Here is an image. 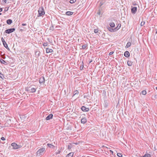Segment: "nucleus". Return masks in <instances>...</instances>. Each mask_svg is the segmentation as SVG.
<instances>
[{
    "instance_id": "nucleus-33",
    "label": "nucleus",
    "mask_w": 157,
    "mask_h": 157,
    "mask_svg": "<svg viewBox=\"0 0 157 157\" xmlns=\"http://www.w3.org/2000/svg\"><path fill=\"white\" fill-rule=\"evenodd\" d=\"M61 151L60 150H58L57 151V152H56V155H57L58 154H59L60 152Z\"/></svg>"
},
{
    "instance_id": "nucleus-30",
    "label": "nucleus",
    "mask_w": 157,
    "mask_h": 157,
    "mask_svg": "<svg viewBox=\"0 0 157 157\" xmlns=\"http://www.w3.org/2000/svg\"><path fill=\"white\" fill-rule=\"evenodd\" d=\"M98 29H95L94 30V32L95 33H98Z\"/></svg>"
},
{
    "instance_id": "nucleus-25",
    "label": "nucleus",
    "mask_w": 157,
    "mask_h": 157,
    "mask_svg": "<svg viewBox=\"0 0 157 157\" xmlns=\"http://www.w3.org/2000/svg\"><path fill=\"white\" fill-rule=\"evenodd\" d=\"M108 29L109 31H110L111 32H113L115 31V30L114 29H112L110 27H109V28H108Z\"/></svg>"
},
{
    "instance_id": "nucleus-16",
    "label": "nucleus",
    "mask_w": 157,
    "mask_h": 157,
    "mask_svg": "<svg viewBox=\"0 0 157 157\" xmlns=\"http://www.w3.org/2000/svg\"><path fill=\"white\" fill-rule=\"evenodd\" d=\"M74 155L73 152H71L67 155V157H72Z\"/></svg>"
},
{
    "instance_id": "nucleus-27",
    "label": "nucleus",
    "mask_w": 157,
    "mask_h": 157,
    "mask_svg": "<svg viewBox=\"0 0 157 157\" xmlns=\"http://www.w3.org/2000/svg\"><path fill=\"white\" fill-rule=\"evenodd\" d=\"M147 93L146 91L145 90H143L141 92V94L144 95H145Z\"/></svg>"
},
{
    "instance_id": "nucleus-7",
    "label": "nucleus",
    "mask_w": 157,
    "mask_h": 157,
    "mask_svg": "<svg viewBox=\"0 0 157 157\" xmlns=\"http://www.w3.org/2000/svg\"><path fill=\"white\" fill-rule=\"evenodd\" d=\"M39 82L41 84L44 83L45 82L44 78L43 76L41 77L39 79Z\"/></svg>"
},
{
    "instance_id": "nucleus-45",
    "label": "nucleus",
    "mask_w": 157,
    "mask_h": 157,
    "mask_svg": "<svg viewBox=\"0 0 157 157\" xmlns=\"http://www.w3.org/2000/svg\"><path fill=\"white\" fill-rule=\"evenodd\" d=\"M39 55H40V54H39V53H38V56H39Z\"/></svg>"
},
{
    "instance_id": "nucleus-50",
    "label": "nucleus",
    "mask_w": 157,
    "mask_h": 157,
    "mask_svg": "<svg viewBox=\"0 0 157 157\" xmlns=\"http://www.w3.org/2000/svg\"><path fill=\"white\" fill-rule=\"evenodd\" d=\"M156 89H157V87H156Z\"/></svg>"
},
{
    "instance_id": "nucleus-6",
    "label": "nucleus",
    "mask_w": 157,
    "mask_h": 157,
    "mask_svg": "<svg viewBox=\"0 0 157 157\" xmlns=\"http://www.w3.org/2000/svg\"><path fill=\"white\" fill-rule=\"evenodd\" d=\"M15 30V29L14 28L6 30L5 31V32L9 34L13 32Z\"/></svg>"
},
{
    "instance_id": "nucleus-46",
    "label": "nucleus",
    "mask_w": 157,
    "mask_h": 157,
    "mask_svg": "<svg viewBox=\"0 0 157 157\" xmlns=\"http://www.w3.org/2000/svg\"><path fill=\"white\" fill-rule=\"evenodd\" d=\"M0 75H2V74L1 73V72L0 71Z\"/></svg>"
},
{
    "instance_id": "nucleus-8",
    "label": "nucleus",
    "mask_w": 157,
    "mask_h": 157,
    "mask_svg": "<svg viewBox=\"0 0 157 157\" xmlns=\"http://www.w3.org/2000/svg\"><path fill=\"white\" fill-rule=\"evenodd\" d=\"M82 110L84 112H87L89 110V108H86L84 106H83L81 107Z\"/></svg>"
},
{
    "instance_id": "nucleus-22",
    "label": "nucleus",
    "mask_w": 157,
    "mask_h": 157,
    "mask_svg": "<svg viewBox=\"0 0 157 157\" xmlns=\"http://www.w3.org/2000/svg\"><path fill=\"white\" fill-rule=\"evenodd\" d=\"M131 43L130 42H128L126 44V48H129V47L131 45Z\"/></svg>"
},
{
    "instance_id": "nucleus-2",
    "label": "nucleus",
    "mask_w": 157,
    "mask_h": 157,
    "mask_svg": "<svg viewBox=\"0 0 157 157\" xmlns=\"http://www.w3.org/2000/svg\"><path fill=\"white\" fill-rule=\"evenodd\" d=\"M45 151V148H44L39 149L36 152L37 156H39L43 154L44 152Z\"/></svg>"
},
{
    "instance_id": "nucleus-44",
    "label": "nucleus",
    "mask_w": 157,
    "mask_h": 157,
    "mask_svg": "<svg viewBox=\"0 0 157 157\" xmlns=\"http://www.w3.org/2000/svg\"><path fill=\"white\" fill-rule=\"evenodd\" d=\"M133 5H136V3L134 4L133 3Z\"/></svg>"
},
{
    "instance_id": "nucleus-3",
    "label": "nucleus",
    "mask_w": 157,
    "mask_h": 157,
    "mask_svg": "<svg viewBox=\"0 0 157 157\" xmlns=\"http://www.w3.org/2000/svg\"><path fill=\"white\" fill-rule=\"evenodd\" d=\"M26 90L27 91L32 93L35 92L36 90V89L35 88L32 87V86L27 87Z\"/></svg>"
},
{
    "instance_id": "nucleus-39",
    "label": "nucleus",
    "mask_w": 157,
    "mask_h": 157,
    "mask_svg": "<svg viewBox=\"0 0 157 157\" xmlns=\"http://www.w3.org/2000/svg\"><path fill=\"white\" fill-rule=\"evenodd\" d=\"M71 148V145H68V149H70Z\"/></svg>"
},
{
    "instance_id": "nucleus-11",
    "label": "nucleus",
    "mask_w": 157,
    "mask_h": 157,
    "mask_svg": "<svg viewBox=\"0 0 157 157\" xmlns=\"http://www.w3.org/2000/svg\"><path fill=\"white\" fill-rule=\"evenodd\" d=\"M53 52V50L52 49H50L49 48H46V52L47 53H51Z\"/></svg>"
},
{
    "instance_id": "nucleus-31",
    "label": "nucleus",
    "mask_w": 157,
    "mask_h": 157,
    "mask_svg": "<svg viewBox=\"0 0 157 157\" xmlns=\"http://www.w3.org/2000/svg\"><path fill=\"white\" fill-rule=\"evenodd\" d=\"M145 22L144 21H142V22H141V23H140V25L141 26H144V24H145Z\"/></svg>"
},
{
    "instance_id": "nucleus-24",
    "label": "nucleus",
    "mask_w": 157,
    "mask_h": 157,
    "mask_svg": "<svg viewBox=\"0 0 157 157\" xmlns=\"http://www.w3.org/2000/svg\"><path fill=\"white\" fill-rule=\"evenodd\" d=\"M110 25L112 27H114L115 26V24L114 22H111L110 23Z\"/></svg>"
},
{
    "instance_id": "nucleus-47",
    "label": "nucleus",
    "mask_w": 157,
    "mask_h": 157,
    "mask_svg": "<svg viewBox=\"0 0 157 157\" xmlns=\"http://www.w3.org/2000/svg\"><path fill=\"white\" fill-rule=\"evenodd\" d=\"M37 53V52H36V53H35L36 54Z\"/></svg>"
},
{
    "instance_id": "nucleus-28",
    "label": "nucleus",
    "mask_w": 157,
    "mask_h": 157,
    "mask_svg": "<svg viewBox=\"0 0 157 157\" xmlns=\"http://www.w3.org/2000/svg\"><path fill=\"white\" fill-rule=\"evenodd\" d=\"M117 155L119 157H121L122 156V155L121 153H117Z\"/></svg>"
},
{
    "instance_id": "nucleus-37",
    "label": "nucleus",
    "mask_w": 157,
    "mask_h": 157,
    "mask_svg": "<svg viewBox=\"0 0 157 157\" xmlns=\"http://www.w3.org/2000/svg\"><path fill=\"white\" fill-rule=\"evenodd\" d=\"M2 2H4L5 3H6L7 2V0H2Z\"/></svg>"
},
{
    "instance_id": "nucleus-12",
    "label": "nucleus",
    "mask_w": 157,
    "mask_h": 157,
    "mask_svg": "<svg viewBox=\"0 0 157 157\" xmlns=\"http://www.w3.org/2000/svg\"><path fill=\"white\" fill-rule=\"evenodd\" d=\"M87 121V120L86 118H82L81 120V123L82 124L85 123Z\"/></svg>"
},
{
    "instance_id": "nucleus-15",
    "label": "nucleus",
    "mask_w": 157,
    "mask_h": 157,
    "mask_svg": "<svg viewBox=\"0 0 157 157\" xmlns=\"http://www.w3.org/2000/svg\"><path fill=\"white\" fill-rule=\"evenodd\" d=\"M6 23L8 25H10L12 23V21L11 19H8L6 21Z\"/></svg>"
},
{
    "instance_id": "nucleus-21",
    "label": "nucleus",
    "mask_w": 157,
    "mask_h": 157,
    "mask_svg": "<svg viewBox=\"0 0 157 157\" xmlns=\"http://www.w3.org/2000/svg\"><path fill=\"white\" fill-rule=\"evenodd\" d=\"M47 145L48 147H49L50 148H54L55 147V146L54 145L50 144H47Z\"/></svg>"
},
{
    "instance_id": "nucleus-42",
    "label": "nucleus",
    "mask_w": 157,
    "mask_h": 157,
    "mask_svg": "<svg viewBox=\"0 0 157 157\" xmlns=\"http://www.w3.org/2000/svg\"><path fill=\"white\" fill-rule=\"evenodd\" d=\"M110 152L112 154H113V151H112V150H110Z\"/></svg>"
},
{
    "instance_id": "nucleus-23",
    "label": "nucleus",
    "mask_w": 157,
    "mask_h": 157,
    "mask_svg": "<svg viewBox=\"0 0 157 157\" xmlns=\"http://www.w3.org/2000/svg\"><path fill=\"white\" fill-rule=\"evenodd\" d=\"M143 157H151V155L149 154H146Z\"/></svg>"
},
{
    "instance_id": "nucleus-4",
    "label": "nucleus",
    "mask_w": 157,
    "mask_h": 157,
    "mask_svg": "<svg viewBox=\"0 0 157 157\" xmlns=\"http://www.w3.org/2000/svg\"><path fill=\"white\" fill-rule=\"evenodd\" d=\"M11 146L13 147V148L14 149H17L20 148V146L17 145L16 143H12Z\"/></svg>"
},
{
    "instance_id": "nucleus-43",
    "label": "nucleus",
    "mask_w": 157,
    "mask_h": 157,
    "mask_svg": "<svg viewBox=\"0 0 157 157\" xmlns=\"http://www.w3.org/2000/svg\"><path fill=\"white\" fill-rule=\"evenodd\" d=\"M2 8H0V12L2 11Z\"/></svg>"
},
{
    "instance_id": "nucleus-26",
    "label": "nucleus",
    "mask_w": 157,
    "mask_h": 157,
    "mask_svg": "<svg viewBox=\"0 0 157 157\" xmlns=\"http://www.w3.org/2000/svg\"><path fill=\"white\" fill-rule=\"evenodd\" d=\"M87 46L86 44H85L82 46V49H84Z\"/></svg>"
},
{
    "instance_id": "nucleus-35",
    "label": "nucleus",
    "mask_w": 157,
    "mask_h": 157,
    "mask_svg": "<svg viewBox=\"0 0 157 157\" xmlns=\"http://www.w3.org/2000/svg\"><path fill=\"white\" fill-rule=\"evenodd\" d=\"M113 53H114L113 52H109V56H110V55H112V54H113Z\"/></svg>"
},
{
    "instance_id": "nucleus-13",
    "label": "nucleus",
    "mask_w": 157,
    "mask_h": 157,
    "mask_svg": "<svg viewBox=\"0 0 157 157\" xmlns=\"http://www.w3.org/2000/svg\"><path fill=\"white\" fill-rule=\"evenodd\" d=\"M4 46L7 49L9 50V48L8 47L7 44H6V42H3V43Z\"/></svg>"
},
{
    "instance_id": "nucleus-20",
    "label": "nucleus",
    "mask_w": 157,
    "mask_h": 157,
    "mask_svg": "<svg viewBox=\"0 0 157 157\" xmlns=\"http://www.w3.org/2000/svg\"><path fill=\"white\" fill-rule=\"evenodd\" d=\"M121 27V25L120 24H119L117 27H116L114 29L115 30V31H116L118 30V29H119Z\"/></svg>"
},
{
    "instance_id": "nucleus-18",
    "label": "nucleus",
    "mask_w": 157,
    "mask_h": 157,
    "mask_svg": "<svg viewBox=\"0 0 157 157\" xmlns=\"http://www.w3.org/2000/svg\"><path fill=\"white\" fill-rule=\"evenodd\" d=\"M132 62L130 60H128L127 62V64L129 66H131L132 65Z\"/></svg>"
},
{
    "instance_id": "nucleus-9",
    "label": "nucleus",
    "mask_w": 157,
    "mask_h": 157,
    "mask_svg": "<svg viewBox=\"0 0 157 157\" xmlns=\"http://www.w3.org/2000/svg\"><path fill=\"white\" fill-rule=\"evenodd\" d=\"M53 116V114H50L46 117V120L47 121L50 120L52 118Z\"/></svg>"
},
{
    "instance_id": "nucleus-40",
    "label": "nucleus",
    "mask_w": 157,
    "mask_h": 157,
    "mask_svg": "<svg viewBox=\"0 0 157 157\" xmlns=\"http://www.w3.org/2000/svg\"><path fill=\"white\" fill-rule=\"evenodd\" d=\"M1 40H2V42L3 43V42H5L3 38V37L2 38Z\"/></svg>"
},
{
    "instance_id": "nucleus-29",
    "label": "nucleus",
    "mask_w": 157,
    "mask_h": 157,
    "mask_svg": "<svg viewBox=\"0 0 157 157\" xmlns=\"http://www.w3.org/2000/svg\"><path fill=\"white\" fill-rule=\"evenodd\" d=\"M76 1V0H71L70 2L71 3H73L75 2Z\"/></svg>"
},
{
    "instance_id": "nucleus-32",
    "label": "nucleus",
    "mask_w": 157,
    "mask_h": 157,
    "mask_svg": "<svg viewBox=\"0 0 157 157\" xmlns=\"http://www.w3.org/2000/svg\"><path fill=\"white\" fill-rule=\"evenodd\" d=\"M43 45L44 46H47L48 45V44L47 42L44 43L43 44Z\"/></svg>"
},
{
    "instance_id": "nucleus-1",
    "label": "nucleus",
    "mask_w": 157,
    "mask_h": 157,
    "mask_svg": "<svg viewBox=\"0 0 157 157\" xmlns=\"http://www.w3.org/2000/svg\"><path fill=\"white\" fill-rule=\"evenodd\" d=\"M38 11V15L37 16L38 17L42 16L45 14V12L43 7H40Z\"/></svg>"
},
{
    "instance_id": "nucleus-48",
    "label": "nucleus",
    "mask_w": 157,
    "mask_h": 157,
    "mask_svg": "<svg viewBox=\"0 0 157 157\" xmlns=\"http://www.w3.org/2000/svg\"><path fill=\"white\" fill-rule=\"evenodd\" d=\"M1 14H2V13H0V15H1Z\"/></svg>"
},
{
    "instance_id": "nucleus-34",
    "label": "nucleus",
    "mask_w": 157,
    "mask_h": 157,
    "mask_svg": "<svg viewBox=\"0 0 157 157\" xmlns=\"http://www.w3.org/2000/svg\"><path fill=\"white\" fill-rule=\"evenodd\" d=\"M9 7L5 8V11L6 12L7 11L9 10Z\"/></svg>"
},
{
    "instance_id": "nucleus-17",
    "label": "nucleus",
    "mask_w": 157,
    "mask_h": 157,
    "mask_svg": "<svg viewBox=\"0 0 157 157\" xmlns=\"http://www.w3.org/2000/svg\"><path fill=\"white\" fill-rule=\"evenodd\" d=\"M0 62L2 64H4L5 65L7 64V62H5L4 60L2 59H0Z\"/></svg>"
},
{
    "instance_id": "nucleus-10",
    "label": "nucleus",
    "mask_w": 157,
    "mask_h": 157,
    "mask_svg": "<svg viewBox=\"0 0 157 157\" xmlns=\"http://www.w3.org/2000/svg\"><path fill=\"white\" fill-rule=\"evenodd\" d=\"M124 55L125 57H128L130 55L129 52L128 51H126L125 52Z\"/></svg>"
},
{
    "instance_id": "nucleus-14",
    "label": "nucleus",
    "mask_w": 157,
    "mask_h": 157,
    "mask_svg": "<svg viewBox=\"0 0 157 157\" xmlns=\"http://www.w3.org/2000/svg\"><path fill=\"white\" fill-rule=\"evenodd\" d=\"M73 13L70 11H67L66 13V14L68 16H71L73 14Z\"/></svg>"
},
{
    "instance_id": "nucleus-38",
    "label": "nucleus",
    "mask_w": 157,
    "mask_h": 157,
    "mask_svg": "<svg viewBox=\"0 0 157 157\" xmlns=\"http://www.w3.org/2000/svg\"><path fill=\"white\" fill-rule=\"evenodd\" d=\"M1 139L2 140H5V138L3 137H1Z\"/></svg>"
},
{
    "instance_id": "nucleus-49",
    "label": "nucleus",
    "mask_w": 157,
    "mask_h": 157,
    "mask_svg": "<svg viewBox=\"0 0 157 157\" xmlns=\"http://www.w3.org/2000/svg\"><path fill=\"white\" fill-rule=\"evenodd\" d=\"M156 89H157V87H156Z\"/></svg>"
},
{
    "instance_id": "nucleus-19",
    "label": "nucleus",
    "mask_w": 157,
    "mask_h": 157,
    "mask_svg": "<svg viewBox=\"0 0 157 157\" xmlns=\"http://www.w3.org/2000/svg\"><path fill=\"white\" fill-rule=\"evenodd\" d=\"M78 94V90H76L73 92V96H74L77 95Z\"/></svg>"
},
{
    "instance_id": "nucleus-36",
    "label": "nucleus",
    "mask_w": 157,
    "mask_h": 157,
    "mask_svg": "<svg viewBox=\"0 0 157 157\" xmlns=\"http://www.w3.org/2000/svg\"><path fill=\"white\" fill-rule=\"evenodd\" d=\"M83 67H84V66L83 65H82V66H81L80 67V69L81 70H82L83 69Z\"/></svg>"
},
{
    "instance_id": "nucleus-5",
    "label": "nucleus",
    "mask_w": 157,
    "mask_h": 157,
    "mask_svg": "<svg viewBox=\"0 0 157 157\" xmlns=\"http://www.w3.org/2000/svg\"><path fill=\"white\" fill-rule=\"evenodd\" d=\"M137 11V8L136 7L132 6L131 12L133 14L136 13Z\"/></svg>"
},
{
    "instance_id": "nucleus-41",
    "label": "nucleus",
    "mask_w": 157,
    "mask_h": 157,
    "mask_svg": "<svg viewBox=\"0 0 157 157\" xmlns=\"http://www.w3.org/2000/svg\"><path fill=\"white\" fill-rule=\"evenodd\" d=\"M22 25L23 26H25L26 25V24L25 23H22Z\"/></svg>"
}]
</instances>
